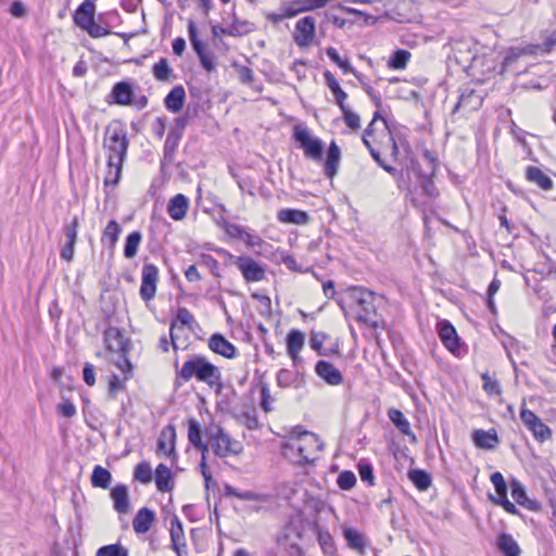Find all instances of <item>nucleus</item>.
<instances>
[{"mask_svg": "<svg viewBox=\"0 0 556 556\" xmlns=\"http://www.w3.org/2000/svg\"><path fill=\"white\" fill-rule=\"evenodd\" d=\"M177 377L184 382L195 378L216 392H220L223 389L220 369L203 356L195 355L186 361L178 371Z\"/></svg>", "mask_w": 556, "mask_h": 556, "instance_id": "nucleus-1", "label": "nucleus"}, {"mask_svg": "<svg viewBox=\"0 0 556 556\" xmlns=\"http://www.w3.org/2000/svg\"><path fill=\"white\" fill-rule=\"evenodd\" d=\"M323 450V442L311 432L304 431L283 444V455L299 465L313 464Z\"/></svg>", "mask_w": 556, "mask_h": 556, "instance_id": "nucleus-2", "label": "nucleus"}, {"mask_svg": "<svg viewBox=\"0 0 556 556\" xmlns=\"http://www.w3.org/2000/svg\"><path fill=\"white\" fill-rule=\"evenodd\" d=\"M104 148L108 151V166L111 169H114L113 182L115 184L119 179L123 162L128 148V140L125 131L121 128L109 130L104 141Z\"/></svg>", "mask_w": 556, "mask_h": 556, "instance_id": "nucleus-3", "label": "nucleus"}, {"mask_svg": "<svg viewBox=\"0 0 556 556\" xmlns=\"http://www.w3.org/2000/svg\"><path fill=\"white\" fill-rule=\"evenodd\" d=\"M210 442L214 451V454L222 458L231 455H239L243 451L242 444L239 441L232 439L220 427L211 429Z\"/></svg>", "mask_w": 556, "mask_h": 556, "instance_id": "nucleus-4", "label": "nucleus"}, {"mask_svg": "<svg viewBox=\"0 0 556 556\" xmlns=\"http://www.w3.org/2000/svg\"><path fill=\"white\" fill-rule=\"evenodd\" d=\"M353 301V311L357 319L369 323L376 315L375 294L367 289H354L351 294Z\"/></svg>", "mask_w": 556, "mask_h": 556, "instance_id": "nucleus-5", "label": "nucleus"}, {"mask_svg": "<svg viewBox=\"0 0 556 556\" xmlns=\"http://www.w3.org/2000/svg\"><path fill=\"white\" fill-rule=\"evenodd\" d=\"M293 137L300 143L306 157L318 161L321 159L324 144L313 136L306 127L295 126Z\"/></svg>", "mask_w": 556, "mask_h": 556, "instance_id": "nucleus-6", "label": "nucleus"}, {"mask_svg": "<svg viewBox=\"0 0 556 556\" xmlns=\"http://www.w3.org/2000/svg\"><path fill=\"white\" fill-rule=\"evenodd\" d=\"M316 36V20L313 16H304L300 18L292 33L294 43L302 49L313 45Z\"/></svg>", "mask_w": 556, "mask_h": 556, "instance_id": "nucleus-7", "label": "nucleus"}, {"mask_svg": "<svg viewBox=\"0 0 556 556\" xmlns=\"http://www.w3.org/2000/svg\"><path fill=\"white\" fill-rule=\"evenodd\" d=\"M522 424L532 432L535 440L544 442L552 438V430L532 410L522 407L520 410Z\"/></svg>", "mask_w": 556, "mask_h": 556, "instance_id": "nucleus-8", "label": "nucleus"}, {"mask_svg": "<svg viewBox=\"0 0 556 556\" xmlns=\"http://www.w3.org/2000/svg\"><path fill=\"white\" fill-rule=\"evenodd\" d=\"M159 269L153 264H144L142 267L140 295L144 301H150L156 292Z\"/></svg>", "mask_w": 556, "mask_h": 556, "instance_id": "nucleus-9", "label": "nucleus"}, {"mask_svg": "<svg viewBox=\"0 0 556 556\" xmlns=\"http://www.w3.org/2000/svg\"><path fill=\"white\" fill-rule=\"evenodd\" d=\"M236 265L248 282H256L265 278L264 267L251 257L240 256L237 258Z\"/></svg>", "mask_w": 556, "mask_h": 556, "instance_id": "nucleus-10", "label": "nucleus"}, {"mask_svg": "<svg viewBox=\"0 0 556 556\" xmlns=\"http://www.w3.org/2000/svg\"><path fill=\"white\" fill-rule=\"evenodd\" d=\"M300 531L293 527L288 526L283 529L282 533L278 536V544L291 556H301L302 551L298 541L300 540Z\"/></svg>", "mask_w": 556, "mask_h": 556, "instance_id": "nucleus-11", "label": "nucleus"}, {"mask_svg": "<svg viewBox=\"0 0 556 556\" xmlns=\"http://www.w3.org/2000/svg\"><path fill=\"white\" fill-rule=\"evenodd\" d=\"M176 429L168 425L162 429L157 440V453L172 456L175 455Z\"/></svg>", "mask_w": 556, "mask_h": 556, "instance_id": "nucleus-12", "label": "nucleus"}, {"mask_svg": "<svg viewBox=\"0 0 556 556\" xmlns=\"http://www.w3.org/2000/svg\"><path fill=\"white\" fill-rule=\"evenodd\" d=\"M190 201L186 195L176 194L168 201L167 213L172 219L180 222L186 217Z\"/></svg>", "mask_w": 556, "mask_h": 556, "instance_id": "nucleus-13", "label": "nucleus"}, {"mask_svg": "<svg viewBox=\"0 0 556 556\" xmlns=\"http://www.w3.org/2000/svg\"><path fill=\"white\" fill-rule=\"evenodd\" d=\"M316 374L330 386H339L343 381L341 372L329 362L319 361L315 366Z\"/></svg>", "mask_w": 556, "mask_h": 556, "instance_id": "nucleus-14", "label": "nucleus"}, {"mask_svg": "<svg viewBox=\"0 0 556 556\" xmlns=\"http://www.w3.org/2000/svg\"><path fill=\"white\" fill-rule=\"evenodd\" d=\"M438 332L441 341L451 352H455L458 349V336L455 328L447 320H441L438 323Z\"/></svg>", "mask_w": 556, "mask_h": 556, "instance_id": "nucleus-15", "label": "nucleus"}, {"mask_svg": "<svg viewBox=\"0 0 556 556\" xmlns=\"http://www.w3.org/2000/svg\"><path fill=\"white\" fill-rule=\"evenodd\" d=\"M110 496L113 501L114 509L119 514H128L130 510L128 488L125 484L114 486Z\"/></svg>", "mask_w": 556, "mask_h": 556, "instance_id": "nucleus-16", "label": "nucleus"}, {"mask_svg": "<svg viewBox=\"0 0 556 556\" xmlns=\"http://www.w3.org/2000/svg\"><path fill=\"white\" fill-rule=\"evenodd\" d=\"M96 5L92 0H85L74 14V21L77 26L85 28L94 21Z\"/></svg>", "mask_w": 556, "mask_h": 556, "instance_id": "nucleus-17", "label": "nucleus"}, {"mask_svg": "<svg viewBox=\"0 0 556 556\" xmlns=\"http://www.w3.org/2000/svg\"><path fill=\"white\" fill-rule=\"evenodd\" d=\"M210 349L226 358H232L236 355V348L222 334H213L208 341Z\"/></svg>", "mask_w": 556, "mask_h": 556, "instance_id": "nucleus-18", "label": "nucleus"}, {"mask_svg": "<svg viewBox=\"0 0 556 556\" xmlns=\"http://www.w3.org/2000/svg\"><path fill=\"white\" fill-rule=\"evenodd\" d=\"M305 342V334L300 331L292 329L287 337V351L289 356L294 363L299 359V354L302 351Z\"/></svg>", "mask_w": 556, "mask_h": 556, "instance_id": "nucleus-19", "label": "nucleus"}, {"mask_svg": "<svg viewBox=\"0 0 556 556\" xmlns=\"http://www.w3.org/2000/svg\"><path fill=\"white\" fill-rule=\"evenodd\" d=\"M526 178L544 191H548L553 188V180L539 167L528 166L526 168Z\"/></svg>", "mask_w": 556, "mask_h": 556, "instance_id": "nucleus-20", "label": "nucleus"}, {"mask_svg": "<svg viewBox=\"0 0 556 556\" xmlns=\"http://www.w3.org/2000/svg\"><path fill=\"white\" fill-rule=\"evenodd\" d=\"M510 491H511L513 498L518 504H520L531 510L538 509V503L535 501H531L528 498L523 485L517 479L510 480Z\"/></svg>", "mask_w": 556, "mask_h": 556, "instance_id": "nucleus-21", "label": "nucleus"}, {"mask_svg": "<svg viewBox=\"0 0 556 556\" xmlns=\"http://www.w3.org/2000/svg\"><path fill=\"white\" fill-rule=\"evenodd\" d=\"M192 320H193V317L187 308L180 307L177 311L176 318H175V320H173V323L170 325V331H169L170 342H172L174 350L178 349L177 336H176V330L178 329V324H180L181 326H190Z\"/></svg>", "mask_w": 556, "mask_h": 556, "instance_id": "nucleus-22", "label": "nucleus"}, {"mask_svg": "<svg viewBox=\"0 0 556 556\" xmlns=\"http://www.w3.org/2000/svg\"><path fill=\"white\" fill-rule=\"evenodd\" d=\"M186 92L184 87L176 86L165 98V106L173 113H178L185 103Z\"/></svg>", "mask_w": 556, "mask_h": 556, "instance_id": "nucleus-23", "label": "nucleus"}, {"mask_svg": "<svg viewBox=\"0 0 556 556\" xmlns=\"http://www.w3.org/2000/svg\"><path fill=\"white\" fill-rule=\"evenodd\" d=\"M472 439L478 447L485 450H493L498 444V437L494 430H477L473 432Z\"/></svg>", "mask_w": 556, "mask_h": 556, "instance_id": "nucleus-24", "label": "nucleus"}, {"mask_svg": "<svg viewBox=\"0 0 556 556\" xmlns=\"http://www.w3.org/2000/svg\"><path fill=\"white\" fill-rule=\"evenodd\" d=\"M154 520V513L149 508H141L132 520L134 530L137 533H146L149 531Z\"/></svg>", "mask_w": 556, "mask_h": 556, "instance_id": "nucleus-25", "label": "nucleus"}, {"mask_svg": "<svg viewBox=\"0 0 556 556\" xmlns=\"http://www.w3.org/2000/svg\"><path fill=\"white\" fill-rule=\"evenodd\" d=\"M278 219L285 224L305 225L309 218L304 211L283 208L278 212Z\"/></svg>", "mask_w": 556, "mask_h": 556, "instance_id": "nucleus-26", "label": "nucleus"}, {"mask_svg": "<svg viewBox=\"0 0 556 556\" xmlns=\"http://www.w3.org/2000/svg\"><path fill=\"white\" fill-rule=\"evenodd\" d=\"M497 548L504 556H519L521 549L511 534L502 533L497 538Z\"/></svg>", "mask_w": 556, "mask_h": 556, "instance_id": "nucleus-27", "label": "nucleus"}, {"mask_svg": "<svg viewBox=\"0 0 556 556\" xmlns=\"http://www.w3.org/2000/svg\"><path fill=\"white\" fill-rule=\"evenodd\" d=\"M341 151L336 142H331L328 150L327 160L325 163V174L328 178H332L337 174L340 163Z\"/></svg>", "mask_w": 556, "mask_h": 556, "instance_id": "nucleus-28", "label": "nucleus"}, {"mask_svg": "<svg viewBox=\"0 0 556 556\" xmlns=\"http://www.w3.org/2000/svg\"><path fill=\"white\" fill-rule=\"evenodd\" d=\"M155 483L160 491L168 492L173 489V476L170 469L160 464L155 470Z\"/></svg>", "mask_w": 556, "mask_h": 556, "instance_id": "nucleus-29", "label": "nucleus"}, {"mask_svg": "<svg viewBox=\"0 0 556 556\" xmlns=\"http://www.w3.org/2000/svg\"><path fill=\"white\" fill-rule=\"evenodd\" d=\"M482 104V98L473 92V91H470V92H467V93H463L460 97H459V100L455 106V111H458V110H465V111H471V110H477L478 108H480Z\"/></svg>", "mask_w": 556, "mask_h": 556, "instance_id": "nucleus-30", "label": "nucleus"}, {"mask_svg": "<svg viewBox=\"0 0 556 556\" xmlns=\"http://www.w3.org/2000/svg\"><path fill=\"white\" fill-rule=\"evenodd\" d=\"M90 480L93 488L108 489L112 481V475L108 469L97 465L92 470Z\"/></svg>", "mask_w": 556, "mask_h": 556, "instance_id": "nucleus-31", "label": "nucleus"}, {"mask_svg": "<svg viewBox=\"0 0 556 556\" xmlns=\"http://www.w3.org/2000/svg\"><path fill=\"white\" fill-rule=\"evenodd\" d=\"M343 535L348 542V545L351 548L356 549V551H363L365 548L366 538L359 531H357L353 528L344 527Z\"/></svg>", "mask_w": 556, "mask_h": 556, "instance_id": "nucleus-32", "label": "nucleus"}, {"mask_svg": "<svg viewBox=\"0 0 556 556\" xmlns=\"http://www.w3.org/2000/svg\"><path fill=\"white\" fill-rule=\"evenodd\" d=\"M112 96L117 104H129L132 98L131 86L128 83H118L114 86Z\"/></svg>", "mask_w": 556, "mask_h": 556, "instance_id": "nucleus-33", "label": "nucleus"}, {"mask_svg": "<svg viewBox=\"0 0 556 556\" xmlns=\"http://www.w3.org/2000/svg\"><path fill=\"white\" fill-rule=\"evenodd\" d=\"M170 538L174 549L179 554L180 548L185 547L186 544L182 525L177 518H174L170 522Z\"/></svg>", "mask_w": 556, "mask_h": 556, "instance_id": "nucleus-34", "label": "nucleus"}, {"mask_svg": "<svg viewBox=\"0 0 556 556\" xmlns=\"http://www.w3.org/2000/svg\"><path fill=\"white\" fill-rule=\"evenodd\" d=\"M388 416L390 420L395 425V427L406 435L412 434L409 421L405 418L403 413L396 408H391L388 412Z\"/></svg>", "mask_w": 556, "mask_h": 556, "instance_id": "nucleus-35", "label": "nucleus"}, {"mask_svg": "<svg viewBox=\"0 0 556 556\" xmlns=\"http://www.w3.org/2000/svg\"><path fill=\"white\" fill-rule=\"evenodd\" d=\"M121 233V226L115 220L109 222L102 233V243L109 244L111 249L114 248L118 236Z\"/></svg>", "mask_w": 556, "mask_h": 556, "instance_id": "nucleus-36", "label": "nucleus"}, {"mask_svg": "<svg viewBox=\"0 0 556 556\" xmlns=\"http://www.w3.org/2000/svg\"><path fill=\"white\" fill-rule=\"evenodd\" d=\"M410 52L407 50L399 49L388 61V66L392 70H404L410 60Z\"/></svg>", "mask_w": 556, "mask_h": 556, "instance_id": "nucleus-37", "label": "nucleus"}, {"mask_svg": "<svg viewBox=\"0 0 556 556\" xmlns=\"http://www.w3.org/2000/svg\"><path fill=\"white\" fill-rule=\"evenodd\" d=\"M408 478L421 491L427 490L431 484L430 476L424 470L413 469L408 472Z\"/></svg>", "mask_w": 556, "mask_h": 556, "instance_id": "nucleus-38", "label": "nucleus"}, {"mask_svg": "<svg viewBox=\"0 0 556 556\" xmlns=\"http://www.w3.org/2000/svg\"><path fill=\"white\" fill-rule=\"evenodd\" d=\"M141 242V233L134 231L126 238L124 255L126 258H132L136 256L139 244Z\"/></svg>", "mask_w": 556, "mask_h": 556, "instance_id": "nucleus-39", "label": "nucleus"}, {"mask_svg": "<svg viewBox=\"0 0 556 556\" xmlns=\"http://www.w3.org/2000/svg\"><path fill=\"white\" fill-rule=\"evenodd\" d=\"M225 492H226V495L235 496L242 501H265L266 500L265 495L257 494L252 491L240 492L230 485L226 486Z\"/></svg>", "mask_w": 556, "mask_h": 556, "instance_id": "nucleus-40", "label": "nucleus"}, {"mask_svg": "<svg viewBox=\"0 0 556 556\" xmlns=\"http://www.w3.org/2000/svg\"><path fill=\"white\" fill-rule=\"evenodd\" d=\"M378 119H381L382 124L384 125V128H387V125H386V122L381 118V116L376 113L371 123L369 124L368 128L365 130V135L363 136V142L364 144L369 149L370 151V154L372 155V157L379 163L381 164L380 162V159H379V153L371 147L369 140H368V137L371 136L372 131H374V126L376 124V122Z\"/></svg>", "mask_w": 556, "mask_h": 556, "instance_id": "nucleus-41", "label": "nucleus"}, {"mask_svg": "<svg viewBox=\"0 0 556 556\" xmlns=\"http://www.w3.org/2000/svg\"><path fill=\"white\" fill-rule=\"evenodd\" d=\"M251 30L252 25L250 23L235 21L228 28L223 29V33L229 36L240 37L249 34Z\"/></svg>", "mask_w": 556, "mask_h": 556, "instance_id": "nucleus-42", "label": "nucleus"}, {"mask_svg": "<svg viewBox=\"0 0 556 556\" xmlns=\"http://www.w3.org/2000/svg\"><path fill=\"white\" fill-rule=\"evenodd\" d=\"M135 479L142 483H150L152 481V469L146 462L139 463L135 469Z\"/></svg>", "mask_w": 556, "mask_h": 556, "instance_id": "nucleus-43", "label": "nucleus"}, {"mask_svg": "<svg viewBox=\"0 0 556 556\" xmlns=\"http://www.w3.org/2000/svg\"><path fill=\"white\" fill-rule=\"evenodd\" d=\"M172 70L166 59H161L153 66V75L157 80H168Z\"/></svg>", "mask_w": 556, "mask_h": 556, "instance_id": "nucleus-44", "label": "nucleus"}, {"mask_svg": "<svg viewBox=\"0 0 556 556\" xmlns=\"http://www.w3.org/2000/svg\"><path fill=\"white\" fill-rule=\"evenodd\" d=\"M490 479L496 490V494H497L496 498L506 496L507 495V485H506L503 475L501 472L496 471L491 475Z\"/></svg>", "mask_w": 556, "mask_h": 556, "instance_id": "nucleus-45", "label": "nucleus"}, {"mask_svg": "<svg viewBox=\"0 0 556 556\" xmlns=\"http://www.w3.org/2000/svg\"><path fill=\"white\" fill-rule=\"evenodd\" d=\"M483 381V390L490 395H500L501 387L496 379L492 378L488 374L481 376Z\"/></svg>", "mask_w": 556, "mask_h": 556, "instance_id": "nucleus-46", "label": "nucleus"}, {"mask_svg": "<svg viewBox=\"0 0 556 556\" xmlns=\"http://www.w3.org/2000/svg\"><path fill=\"white\" fill-rule=\"evenodd\" d=\"M220 226L230 238L242 239L244 236V228L237 224H231L226 219H222Z\"/></svg>", "mask_w": 556, "mask_h": 556, "instance_id": "nucleus-47", "label": "nucleus"}, {"mask_svg": "<svg viewBox=\"0 0 556 556\" xmlns=\"http://www.w3.org/2000/svg\"><path fill=\"white\" fill-rule=\"evenodd\" d=\"M188 439L193 446L201 445V430L199 424L194 419L189 420Z\"/></svg>", "mask_w": 556, "mask_h": 556, "instance_id": "nucleus-48", "label": "nucleus"}, {"mask_svg": "<svg viewBox=\"0 0 556 556\" xmlns=\"http://www.w3.org/2000/svg\"><path fill=\"white\" fill-rule=\"evenodd\" d=\"M337 482L342 490H351L356 483V477L351 471H343L339 475Z\"/></svg>", "mask_w": 556, "mask_h": 556, "instance_id": "nucleus-49", "label": "nucleus"}, {"mask_svg": "<svg viewBox=\"0 0 556 556\" xmlns=\"http://www.w3.org/2000/svg\"><path fill=\"white\" fill-rule=\"evenodd\" d=\"M78 219L74 218L70 224L65 225L64 233L66 243L76 244L77 241V231H78Z\"/></svg>", "mask_w": 556, "mask_h": 556, "instance_id": "nucleus-50", "label": "nucleus"}, {"mask_svg": "<svg viewBox=\"0 0 556 556\" xmlns=\"http://www.w3.org/2000/svg\"><path fill=\"white\" fill-rule=\"evenodd\" d=\"M97 556H127V553L117 545H108L99 548Z\"/></svg>", "mask_w": 556, "mask_h": 556, "instance_id": "nucleus-51", "label": "nucleus"}, {"mask_svg": "<svg viewBox=\"0 0 556 556\" xmlns=\"http://www.w3.org/2000/svg\"><path fill=\"white\" fill-rule=\"evenodd\" d=\"M342 113L344 116V121L350 128H352L354 130L359 129L361 118H359L358 114L352 112L349 108L345 109V111H342Z\"/></svg>", "mask_w": 556, "mask_h": 556, "instance_id": "nucleus-52", "label": "nucleus"}, {"mask_svg": "<svg viewBox=\"0 0 556 556\" xmlns=\"http://www.w3.org/2000/svg\"><path fill=\"white\" fill-rule=\"evenodd\" d=\"M84 29L93 38H101L109 35V30L97 24L94 21L88 24Z\"/></svg>", "mask_w": 556, "mask_h": 556, "instance_id": "nucleus-53", "label": "nucleus"}, {"mask_svg": "<svg viewBox=\"0 0 556 556\" xmlns=\"http://www.w3.org/2000/svg\"><path fill=\"white\" fill-rule=\"evenodd\" d=\"M58 413L66 418H72L76 415V407L70 401H64L58 405Z\"/></svg>", "mask_w": 556, "mask_h": 556, "instance_id": "nucleus-54", "label": "nucleus"}, {"mask_svg": "<svg viewBox=\"0 0 556 556\" xmlns=\"http://www.w3.org/2000/svg\"><path fill=\"white\" fill-rule=\"evenodd\" d=\"M421 187L424 190V193L428 195L429 198H434L438 195V190L433 184V181L428 177V174H426L421 179Z\"/></svg>", "mask_w": 556, "mask_h": 556, "instance_id": "nucleus-55", "label": "nucleus"}, {"mask_svg": "<svg viewBox=\"0 0 556 556\" xmlns=\"http://www.w3.org/2000/svg\"><path fill=\"white\" fill-rule=\"evenodd\" d=\"M239 419L240 422L243 424L250 430L258 428V420L254 414L243 413L240 415Z\"/></svg>", "mask_w": 556, "mask_h": 556, "instance_id": "nucleus-56", "label": "nucleus"}, {"mask_svg": "<svg viewBox=\"0 0 556 556\" xmlns=\"http://www.w3.org/2000/svg\"><path fill=\"white\" fill-rule=\"evenodd\" d=\"M325 338H326V336L324 333H321V334L312 333V338L309 341L311 348L320 355H326V352L323 351V342H324Z\"/></svg>", "mask_w": 556, "mask_h": 556, "instance_id": "nucleus-57", "label": "nucleus"}, {"mask_svg": "<svg viewBox=\"0 0 556 556\" xmlns=\"http://www.w3.org/2000/svg\"><path fill=\"white\" fill-rule=\"evenodd\" d=\"M324 78H325V83H326L327 87L331 90V92L333 94L342 89L340 87L339 81L337 80V78L334 77V75L331 72L326 71L324 73Z\"/></svg>", "mask_w": 556, "mask_h": 556, "instance_id": "nucleus-58", "label": "nucleus"}, {"mask_svg": "<svg viewBox=\"0 0 556 556\" xmlns=\"http://www.w3.org/2000/svg\"><path fill=\"white\" fill-rule=\"evenodd\" d=\"M10 13L17 18H23L26 16L27 10L24 3L20 0H15L12 2L10 7Z\"/></svg>", "mask_w": 556, "mask_h": 556, "instance_id": "nucleus-59", "label": "nucleus"}, {"mask_svg": "<svg viewBox=\"0 0 556 556\" xmlns=\"http://www.w3.org/2000/svg\"><path fill=\"white\" fill-rule=\"evenodd\" d=\"M239 79L243 84H251L253 81V72L247 66L236 65Z\"/></svg>", "mask_w": 556, "mask_h": 556, "instance_id": "nucleus-60", "label": "nucleus"}, {"mask_svg": "<svg viewBox=\"0 0 556 556\" xmlns=\"http://www.w3.org/2000/svg\"><path fill=\"white\" fill-rule=\"evenodd\" d=\"M83 377L84 381L89 386L92 387L96 383V372L94 368L91 364L86 363L83 370Z\"/></svg>", "mask_w": 556, "mask_h": 556, "instance_id": "nucleus-61", "label": "nucleus"}, {"mask_svg": "<svg viewBox=\"0 0 556 556\" xmlns=\"http://www.w3.org/2000/svg\"><path fill=\"white\" fill-rule=\"evenodd\" d=\"M492 501L502 506L507 513L511 514V515H517L518 514V510L516 508V506L508 501L507 498V495L506 496H503L501 498H495V497H492Z\"/></svg>", "mask_w": 556, "mask_h": 556, "instance_id": "nucleus-62", "label": "nucleus"}, {"mask_svg": "<svg viewBox=\"0 0 556 556\" xmlns=\"http://www.w3.org/2000/svg\"><path fill=\"white\" fill-rule=\"evenodd\" d=\"M241 240H243L250 248H256L264 243V241L258 236L249 233L247 231H244V236Z\"/></svg>", "mask_w": 556, "mask_h": 556, "instance_id": "nucleus-63", "label": "nucleus"}, {"mask_svg": "<svg viewBox=\"0 0 556 556\" xmlns=\"http://www.w3.org/2000/svg\"><path fill=\"white\" fill-rule=\"evenodd\" d=\"M526 51L523 49H517V48H514V49H510L505 59H504V65L505 66H509L513 64V62L518 59L522 53H525Z\"/></svg>", "mask_w": 556, "mask_h": 556, "instance_id": "nucleus-64", "label": "nucleus"}]
</instances>
